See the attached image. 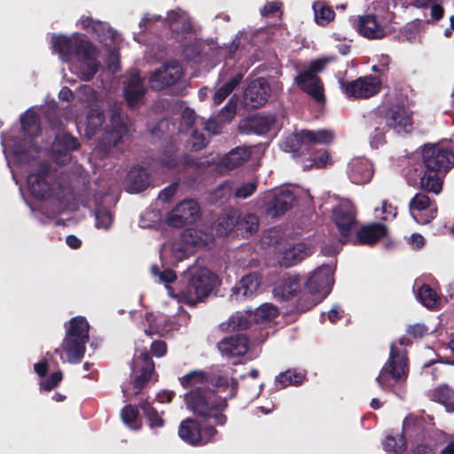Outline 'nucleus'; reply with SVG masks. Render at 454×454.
Masks as SVG:
<instances>
[{"label":"nucleus","mask_w":454,"mask_h":454,"mask_svg":"<svg viewBox=\"0 0 454 454\" xmlns=\"http://www.w3.org/2000/svg\"><path fill=\"white\" fill-rule=\"evenodd\" d=\"M180 385L188 389L184 395L186 408L197 418L205 421L212 420L220 427L228 422L225 411L228 410V398L218 394L220 388L226 389L229 387L227 377L215 376L204 370H192L179 377Z\"/></svg>","instance_id":"1"},{"label":"nucleus","mask_w":454,"mask_h":454,"mask_svg":"<svg viewBox=\"0 0 454 454\" xmlns=\"http://www.w3.org/2000/svg\"><path fill=\"white\" fill-rule=\"evenodd\" d=\"M412 125V113L400 104L380 106L365 116V129L372 148L386 143L388 129H393L398 134L409 133Z\"/></svg>","instance_id":"2"},{"label":"nucleus","mask_w":454,"mask_h":454,"mask_svg":"<svg viewBox=\"0 0 454 454\" xmlns=\"http://www.w3.org/2000/svg\"><path fill=\"white\" fill-rule=\"evenodd\" d=\"M53 51L59 55L64 62H69L74 57L82 66V75L85 81H90L98 73L101 64L98 59L97 47L78 33L71 36L53 35L51 36Z\"/></svg>","instance_id":"3"},{"label":"nucleus","mask_w":454,"mask_h":454,"mask_svg":"<svg viewBox=\"0 0 454 454\" xmlns=\"http://www.w3.org/2000/svg\"><path fill=\"white\" fill-rule=\"evenodd\" d=\"M219 283L217 275L207 268L190 270L180 280L179 296L184 303L194 307L204 302Z\"/></svg>","instance_id":"4"},{"label":"nucleus","mask_w":454,"mask_h":454,"mask_svg":"<svg viewBox=\"0 0 454 454\" xmlns=\"http://www.w3.org/2000/svg\"><path fill=\"white\" fill-rule=\"evenodd\" d=\"M90 325L83 317H74L69 320L61 348L67 356L70 364H79L85 354L86 343L89 341Z\"/></svg>","instance_id":"5"},{"label":"nucleus","mask_w":454,"mask_h":454,"mask_svg":"<svg viewBox=\"0 0 454 454\" xmlns=\"http://www.w3.org/2000/svg\"><path fill=\"white\" fill-rule=\"evenodd\" d=\"M333 140V133L326 129L317 131L303 129L285 137L281 148L285 152L292 153L294 157L309 153L312 146L316 145H328Z\"/></svg>","instance_id":"6"},{"label":"nucleus","mask_w":454,"mask_h":454,"mask_svg":"<svg viewBox=\"0 0 454 454\" xmlns=\"http://www.w3.org/2000/svg\"><path fill=\"white\" fill-rule=\"evenodd\" d=\"M408 371V358L401 356L395 345L391 344L388 360L380 370L376 381L382 390L391 391L396 383L406 380Z\"/></svg>","instance_id":"7"},{"label":"nucleus","mask_w":454,"mask_h":454,"mask_svg":"<svg viewBox=\"0 0 454 454\" xmlns=\"http://www.w3.org/2000/svg\"><path fill=\"white\" fill-rule=\"evenodd\" d=\"M216 425L201 424L196 418H187L178 427V435L191 446H204L215 442L218 435Z\"/></svg>","instance_id":"8"},{"label":"nucleus","mask_w":454,"mask_h":454,"mask_svg":"<svg viewBox=\"0 0 454 454\" xmlns=\"http://www.w3.org/2000/svg\"><path fill=\"white\" fill-rule=\"evenodd\" d=\"M422 165L430 170L447 174L454 167V152L437 144L422 147Z\"/></svg>","instance_id":"9"},{"label":"nucleus","mask_w":454,"mask_h":454,"mask_svg":"<svg viewBox=\"0 0 454 454\" xmlns=\"http://www.w3.org/2000/svg\"><path fill=\"white\" fill-rule=\"evenodd\" d=\"M340 86L348 98H369L380 91L382 81L376 75L369 74L351 81L340 80Z\"/></svg>","instance_id":"10"},{"label":"nucleus","mask_w":454,"mask_h":454,"mask_svg":"<svg viewBox=\"0 0 454 454\" xmlns=\"http://www.w3.org/2000/svg\"><path fill=\"white\" fill-rule=\"evenodd\" d=\"M158 162L160 166L168 169H174L182 165L187 168H192L196 170H204L208 166V161L194 159L188 153L179 158L177 156V148L174 144H169L165 147L158 159Z\"/></svg>","instance_id":"11"},{"label":"nucleus","mask_w":454,"mask_h":454,"mask_svg":"<svg viewBox=\"0 0 454 454\" xmlns=\"http://www.w3.org/2000/svg\"><path fill=\"white\" fill-rule=\"evenodd\" d=\"M110 121L111 125L106 127L98 142V146L106 152L117 147L128 132L127 124L118 109L112 111Z\"/></svg>","instance_id":"12"},{"label":"nucleus","mask_w":454,"mask_h":454,"mask_svg":"<svg viewBox=\"0 0 454 454\" xmlns=\"http://www.w3.org/2000/svg\"><path fill=\"white\" fill-rule=\"evenodd\" d=\"M333 221L345 243L351 230L357 224L355 206L349 200L341 201L333 208Z\"/></svg>","instance_id":"13"},{"label":"nucleus","mask_w":454,"mask_h":454,"mask_svg":"<svg viewBox=\"0 0 454 454\" xmlns=\"http://www.w3.org/2000/svg\"><path fill=\"white\" fill-rule=\"evenodd\" d=\"M132 370L138 372V375L132 381L133 394L137 395L145 387L155 372L154 362L146 350H143L139 355L135 356Z\"/></svg>","instance_id":"14"},{"label":"nucleus","mask_w":454,"mask_h":454,"mask_svg":"<svg viewBox=\"0 0 454 454\" xmlns=\"http://www.w3.org/2000/svg\"><path fill=\"white\" fill-rule=\"evenodd\" d=\"M183 75V67L176 60L168 61L152 74L150 87L154 90H162L176 84Z\"/></svg>","instance_id":"15"},{"label":"nucleus","mask_w":454,"mask_h":454,"mask_svg":"<svg viewBox=\"0 0 454 454\" xmlns=\"http://www.w3.org/2000/svg\"><path fill=\"white\" fill-rule=\"evenodd\" d=\"M200 214V206L193 200H184L177 204L168 215V223L175 228L192 225Z\"/></svg>","instance_id":"16"},{"label":"nucleus","mask_w":454,"mask_h":454,"mask_svg":"<svg viewBox=\"0 0 454 454\" xmlns=\"http://www.w3.org/2000/svg\"><path fill=\"white\" fill-rule=\"evenodd\" d=\"M270 88L265 78L260 77L248 83L243 94V105L247 109L263 106L270 97Z\"/></svg>","instance_id":"17"},{"label":"nucleus","mask_w":454,"mask_h":454,"mask_svg":"<svg viewBox=\"0 0 454 454\" xmlns=\"http://www.w3.org/2000/svg\"><path fill=\"white\" fill-rule=\"evenodd\" d=\"M50 172L49 164L42 162L35 173H30L27 176L28 190L34 198L43 200L51 197V186L47 181Z\"/></svg>","instance_id":"18"},{"label":"nucleus","mask_w":454,"mask_h":454,"mask_svg":"<svg viewBox=\"0 0 454 454\" xmlns=\"http://www.w3.org/2000/svg\"><path fill=\"white\" fill-rule=\"evenodd\" d=\"M434 205L427 194L418 192L409 202V210L411 216L417 223L425 224L428 223L436 216V208H431Z\"/></svg>","instance_id":"19"},{"label":"nucleus","mask_w":454,"mask_h":454,"mask_svg":"<svg viewBox=\"0 0 454 454\" xmlns=\"http://www.w3.org/2000/svg\"><path fill=\"white\" fill-rule=\"evenodd\" d=\"M415 173L417 174L415 184L419 189L436 195L442 192L445 174L436 172L434 169L430 170L422 164L419 168L415 169Z\"/></svg>","instance_id":"20"},{"label":"nucleus","mask_w":454,"mask_h":454,"mask_svg":"<svg viewBox=\"0 0 454 454\" xmlns=\"http://www.w3.org/2000/svg\"><path fill=\"white\" fill-rule=\"evenodd\" d=\"M297 86L309 95L317 103H325L324 83L317 75H312L308 72H301L295 77Z\"/></svg>","instance_id":"21"},{"label":"nucleus","mask_w":454,"mask_h":454,"mask_svg":"<svg viewBox=\"0 0 454 454\" xmlns=\"http://www.w3.org/2000/svg\"><path fill=\"white\" fill-rule=\"evenodd\" d=\"M333 283L328 269L318 268L308 278L305 288L310 294H317L324 299L330 293Z\"/></svg>","instance_id":"22"},{"label":"nucleus","mask_w":454,"mask_h":454,"mask_svg":"<svg viewBox=\"0 0 454 454\" xmlns=\"http://www.w3.org/2000/svg\"><path fill=\"white\" fill-rule=\"evenodd\" d=\"M145 88L144 85V79L140 76L139 71L133 72L124 86L123 92L127 104L131 108L137 107L142 102Z\"/></svg>","instance_id":"23"},{"label":"nucleus","mask_w":454,"mask_h":454,"mask_svg":"<svg viewBox=\"0 0 454 454\" xmlns=\"http://www.w3.org/2000/svg\"><path fill=\"white\" fill-rule=\"evenodd\" d=\"M348 175L350 181L356 184H367L373 176L372 164L365 158L352 159L348 165Z\"/></svg>","instance_id":"24"},{"label":"nucleus","mask_w":454,"mask_h":454,"mask_svg":"<svg viewBox=\"0 0 454 454\" xmlns=\"http://www.w3.org/2000/svg\"><path fill=\"white\" fill-rule=\"evenodd\" d=\"M295 200V196L290 190H281L274 193L266 207V213L272 217L283 215L290 210Z\"/></svg>","instance_id":"25"},{"label":"nucleus","mask_w":454,"mask_h":454,"mask_svg":"<svg viewBox=\"0 0 454 454\" xmlns=\"http://www.w3.org/2000/svg\"><path fill=\"white\" fill-rule=\"evenodd\" d=\"M387 235V228L385 224L373 222L361 226L356 233V244L363 246H373L382 238Z\"/></svg>","instance_id":"26"},{"label":"nucleus","mask_w":454,"mask_h":454,"mask_svg":"<svg viewBox=\"0 0 454 454\" xmlns=\"http://www.w3.org/2000/svg\"><path fill=\"white\" fill-rule=\"evenodd\" d=\"M218 348L227 356H244L248 350V338L244 333L231 335L221 340Z\"/></svg>","instance_id":"27"},{"label":"nucleus","mask_w":454,"mask_h":454,"mask_svg":"<svg viewBox=\"0 0 454 454\" xmlns=\"http://www.w3.org/2000/svg\"><path fill=\"white\" fill-rule=\"evenodd\" d=\"M357 32L369 39H381L385 36V30L379 23L375 14L359 16L356 25Z\"/></svg>","instance_id":"28"},{"label":"nucleus","mask_w":454,"mask_h":454,"mask_svg":"<svg viewBox=\"0 0 454 454\" xmlns=\"http://www.w3.org/2000/svg\"><path fill=\"white\" fill-rule=\"evenodd\" d=\"M81 146L79 140L69 132H64L55 136L52 151L59 162V156L67 157L69 153L77 151Z\"/></svg>","instance_id":"29"},{"label":"nucleus","mask_w":454,"mask_h":454,"mask_svg":"<svg viewBox=\"0 0 454 454\" xmlns=\"http://www.w3.org/2000/svg\"><path fill=\"white\" fill-rule=\"evenodd\" d=\"M260 286V279L254 273L244 276L232 288V293L237 299L252 297Z\"/></svg>","instance_id":"30"},{"label":"nucleus","mask_w":454,"mask_h":454,"mask_svg":"<svg viewBox=\"0 0 454 454\" xmlns=\"http://www.w3.org/2000/svg\"><path fill=\"white\" fill-rule=\"evenodd\" d=\"M275 118L271 115L256 114L245 120L243 129L257 135H264L270 131Z\"/></svg>","instance_id":"31"},{"label":"nucleus","mask_w":454,"mask_h":454,"mask_svg":"<svg viewBox=\"0 0 454 454\" xmlns=\"http://www.w3.org/2000/svg\"><path fill=\"white\" fill-rule=\"evenodd\" d=\"M239 210L233 207L227 208L215 221V231L218 236H226L236 230Z\"/></svg>","instance_id":"32"},{"label":"nucleus","mask_w":454,"mask_h":454,"mask_svg":"<svg viewBox=\"0 0 454 454\" xmlns=\"http://www.w3.org/2000/svg\"><path fill=\"white\" fill-rule=\"evenodd\" d=\"M178 325L175 318L167 315L160 314L154 317L153 321L150 323L149 328L145 330L147 336L152 337L154 334L160 336L176 330Z\"/></svg>","instance_id":"33"},{"label":"nucleus","mask_w":454,"mask_h":454,"mask_svg":"<svg viewBox=\"0 0 454 454\" xmlns=\"http://www.w3.org/2000/svg\"><path fill=\"white\" fill-rule=\"evenodd\" d=\"M250 157V150L243 147H236L222 158L220 166L227 170H232L242 166Z\"/></svg>","instance_id":"34"},{"label":"nucleus","mask_w":454,"mask_h":454,"mask_svg":"<svg viewBox=\"0 0 454 454\" xmlns=\"http://www.w3.org/2000/svg\"><path fill=\"white\" fill-rule=\"evenodd\" d=\"M277 295L284 301H289L301 293V278L298 276H289L284 278L275 288Z\"/></svg>","instance_id":"35"},{"label":"nucleus","mask_w":454,"mask_h":454,"mask_svg":"<svg viewBox=\"0 0 454 454\" xmlns=\"http://www.w3.org/2000/svg\"><path fill=\"white\" fill-rule=\"evenodd\" d=\"M308 256V248L304 243H297L283 252L280 264L286 268L301 262Z\"/></svg>","instance_id":"36"},{"label":"nucleus","mask_w":454,"mask_h":454,"mask_svg":"<svg viewBox=\"0 0 454 454\" xmlns=\"http://www.w3.org/2000/svg\"><path fill=\"white\" fill-rule=\"evenodd\" d=\"M430 400L442 404L447 411H454V389L446 384L434 388L428 393Z\"/></svg>","instance_id":"37"},{"label":"nucleus","mask_w":454,"mask_h":454,"mask_svg":"<svg viewBox=\"0 0 454 454\" xmlns=\"http://www.w3.org/2000/svg\"><path fill=\"white\" fill-rule=\"evenodd\" d=\"M129 192H139L145 191L150 184L149 174L143 167H133L128 175Z\"/></svg>","instance_id":"38"},{"label":"nucleus","mask_w":454,"mask_h":454,"mask_svg":"<svg viewBox=\"0 0 454 454\" xmlns=\"http://www.w3.org/2000/svg\"><path fill=\"white\" fill-rule=\"evenodd\" d=\"M408 439H423L425 437V427L422 419L409 415L403 421L402 434Z\"/></svg>","instance_id":"39"},{"label":"nucleus","mask_w":454,"mask_h":454,"mask_svg":"<svg viewBox=\"0 0 454 454\" xmlns=\"http://www.w3.org/2000/svg\"><path fill=\"white\" fill-rule=\"evenodd\" d=\"M259 219L254 214H246L241 215L239 211V219L237 220L236 231L243 237H249L258 230Z\"/></svg>","instance_id":"40"},{"label":"nucleus","mask_w":454,"mask_h":454,"mask_svg":"<svg viewBox=\"0 0 454 454\" xmlns=\"http://www.w3.org/2000/svg\"><path fill=\"white\" fill-rule=\"evenodd\" d=\"M22 131L30 137H35L41 131L40 120L38 115L30 110L26 111L20 116Z\"/></svg>","instance_id":"41"},{"label":"nucleus","mask_w":454,"mask_h":454,"mask_svg":"<svg viewBox=\"0 0 454 454\" xmlns=\"http://www.w3.org/2000/svg\"><path fill=\"white\" fill-rule=\"evenodd\" d=\"M243 79V74L238 73L229 81L224 82L220 88H218L214 96L213 103L215 106L222 104L224 99L233 91V90L241 82Z\"/></svg>","instance_id":"42"},{"label":"nucleus","mask_w":454,"mask_h":454,"mask_svg":"<svg viewBox=\"0 0 454 454\" xmlns=\"http://www.w3.org/2000/svg\"><path fill=\"white\" fill-rule=\"evenodd\" d=\"M305 379V372H298L296 369H287L276 377V382L280 385L281 387H286L292 385H301Z\"/></svg>","instance_id":"43"},{"label":"nucleus","mask_w":454,"mask_h":454,"mask_svg":"<svg viewBox=\"0 0 454 454\" xmlns=\"http://www.w3.org/2000/svg\"><path fill=\"white\" fill-rule=\"evenodd\" d=\"M105 121V114L99 108H91L87 114L86 136L91 138Z\"/></svg>","instance_id":"44"},{"label":"nucleus","mask_w":454,"mask_h":454,"mask_svg":"<svg viewBox=\"0 0 454 454\" xmlns=\"http://www.w3.org/2000/svg\"><path fill=\"white\" fill-rule=\"evenodd\" d=\"M122 422L132 430H139L142 423L139 419L138 407L132 404L125 405L121 411Z\"/></svg>","instance_id":"45"},{"label":"nucleus","mask_w":454,"mask_h":454,"mask_svg":"<svg viewBox=\"0 0 454 454\" xmlns=\"http://www.w3.org/2000/svg\"><path fill=\"white\" fill-rule=\"evenodd\" d=\"M145 418L146 419L150 428L156 429L164 426L165 421L158 411L147 401L139 403Z\"/></svg>","instance_id":"46"},{"label":"nucleus","mask_w":454,"mask_h":454,"mask_svg":"<svg viewBox=\"0 0 454 454\" xmlns=\"http://www.w3.org/2000/svg\"><path fill=\"white\" fill-rule=\"evenodd\" d=\"M315 20L320 26H326L333 20L335 12L332 7L327 6L324 2H316L313 4Z\"/></svg>","instance_id":"47"},{"label":"nucleus","mask_w":454,"mask_h":454,"mask_svg":"<svg viewBox=\"0 0 454 454\" xmlns=\"http://www.w3.org/2000/svg\"><path fill=\"white\" fill-rule=\"evenodd\" d=\"M232 194H234L233 182L225 181L216 187V189L211 193L210 198L212 202L218 205H223L229 200Z\"/></svg>","instance_id":"48"},{"label":"nucleus","mask_w":454,"mask_h":454,"mask_svg":"<svg viewBox=\"0 0 454 454\" xmlns=\"http://www.w3.org/2000/svg\"><path fill=\"white\" fill-rule=\"evenodd\" d=\"M382 444L389 454H403L407 448L406 439L403 434H400L398 439L393 435H387Z\"/></svg>","instance_id":"49"},{"label":"nucleus","mask_w":454,"mask_h":454,"mask_svg":"<svg viewBox=\"0 0 454 454\" xmlns=\"http://www.w3.org/2000/svg\"><path fill=\"white\" fill-rule=\"evenodd\" d=\"M418 299L428 309L436 307L439 296L436 292L427 284H423L418 290Z\"/></svg>","instance_id":"50"},{"label":"nucleus","mask_w":454,"mask_h":454,"mask_svg":"<svg viewBox=\"0 0 454 454\" xmlns=\"http://www.w3.org/2000/svg\"><path fill=\"white\" fill-rule=\"evenodd\" d=\"M278 315V309L276 306L270 303H263L255 309L254 320L257 323H263L277 317Z\"/></svg>","instance_id":"51"},{"label":"nucleus","mask_w":454,"mask_h":454,"mask_svg":"<svg viewBox=\"0 0 454 454\" xmlns=\"http://www.w3.org/2000/svg\"><path fill=\"white\" fill-rule=\"evenodd\" d=\"M323 299L317 294H310L309 292L301 293L296 303V309L300 312H306L315 307Z\"/></svg>","instance_id":"52"},{"label":"nucleus","mask_w":454,"mask_h":454,"mask_svg":"<svg viewBox=\"0 0 454 454\" xmlns=\"http://www.w3.org/2000/svg\"><path fill=\"white\" fill-rule=\"evenodd\" d=\"M165 21L168 23V27L173 31H177L179 29V27L176 26L177 24L181 23V32L183 34L188 33L191 31V24L189 22L184 21L182 20L181 15L174 11H171L168 13V16L165 19Z\"/></svg>","instance_id":"53"},{"label":"nucleus","mask_w":454,"mask_h":454,"mask_svg":"<svg viewBox=\"0 0 454 454\" xmlns=\"http://www.w3.org/2000/svg\"><path fill=\"white\" fill-rule=\"evenodd\" d=\"M252 325V321L244 314L237 312L233 314L228 322V327L231 331L247 330Z\"/></svg>","instance_id":"54"},{"label":"nucleus","mask_w":454,"mask_h":454,"mask_svg":"<svg viewBox=\"0 0 454 454\" xmlns=\"http://www.w3.org/2000/svg\"><path fill=\"white\" fill-rule=\"evenodd\" d=\"M309 154V160L312 162L310 166L316 168H325L328 163H331L330 154L326 150L319 149L315 150L312 146Z\"/></svg>","instance_id":"55"},{"label":"nucleus","mask_w":454,"mask_h":454,"mask_svg":"<svg viewBox=\"0 0 454 454\" xmlns=\"http://www.w3.org/2000/svg\"><path fill=\"white\" fill-rule=\"evenodd\" d=\"M336 59L337 58L335 56L323 57L314 59L309 63L308 69L303 72H308L312 75H317V73L322 72L328 64L336 61Z\"/></svg>","instance_id":"56"},{"label":"nucleus","mask_w":454,"mask_h":454,"mask_svg":"<svg viewBox=\"0 0 454 454\" xmlns=\"http://www.w3.org/2000/svg\"><path fill=\"white\" fill-rule=\"evenodd\" d=\"M95 218L97 228L107 230L113 223L114 216L108 209L102 207L95 211Z\"/></svg>","instance_id":"57"},{"label":"nucleus","mask_w":454,"mask_h":454,"mask_svg":"<svg viewBox=\"0 0 454 454\" xmlns=\"http://www.w3.org/2000/svg\"><path fill=\"white\" fill-rule=\"evenodd\" d=\"M63 379V373L59 372H52L46 380L40 382V388L44 391H51L59 385Z\"/></svg>","instance_id":"58"},{"label":"nucleus","mask_w":454,"mask_h":454,"mask_svg":"<svg viewBox=\"0 0 454 454\" xmlns=\"http://www.w3.org/2000/svg\"><path fill=\"white\" fill-rule=\"evenodd\" d=\"M391 59L388 55H381L377 65L372 67V70L379 74V78L381 80L387 77L389 71V66Z\"/></svg>","instance_id":"59"},{"label":"nucleus","mask_w":454,"mask_h":454,"mask_svg":"<svg viewBox=\"0 0 454 454\" xmlns=\"http://www.w3.org/2000/svg\"><path fill=\"white\" fill-rule=\"evenodd\" d=\"M257 189V182L244 183L234 191V196L239 199H247L253 195Z\"/></svg>","instance_id":"60"},{"label":"nucleus","mask_w":454,"mask_h":454,"mask_svg":"<svg viewBox=\"0 0 454 454\" xmlns=\"http://www.w3.org/2000/svg\"><path fill=\"white\" fill-rule=\"evenodd\" d=\"M196 114L192 109L185 108L181 115L180 126L184 131H189L194 125Z\"/></svg>","instance_id":"61"},{"label":"nucleus","mask_w":454,"mask_h":454,"mask_svg":"<svg viewBox=\"0 0 454 454\" xmlns=\"http://www.w3.org/2000/svg\"><path fill=\"white\" fill-rule=\"evenodd\" d=\"M406 333L413 339H420L428 333V327L425 324L416 323L407 326Z\"/></svg>","instance_id":"62"},{"label":"nucleus","mask_w":454,"mask_h":454,"mask_svg":"<svg viewBox=\"0 0 454 454\" xmlns=\"http://www.w3.org/2000/svg\"><path fill=\"white\" fill-rule=\"evenodd\" d=\"M190 141L192 148L195 151L203 149L207 144L205 135L197 129L192 132Z\"/></svg>","instance_id":"63"},{"label":"nucleus","mask_w":454,"mask_h":454,"mask_svg":"<svg viewBox=\"0 0 454 454\" xmlns=\"http://www.w3.org/2000/svg\"><path fill=\"white\" fill-rule=\"evenodd\" d=\"M178 183L174 182L161 190L158 195V200L162 202H168L177 192Z\"/></svg>","instance_id":"64"}]
</instances>
